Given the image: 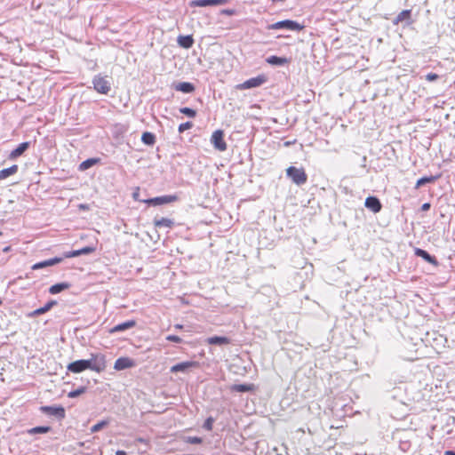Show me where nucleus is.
Returning a JSON list of instances; mask_svg holds the SVG:
<instances>
[{
	"mask_svg": "<svg viewBox=\"0 0 455 455\" xmlns=\"http://www.w3.org/2000/svg\"><path fill=\"white\" fill-rule=\"evenodd\" d=\"M88 364L87 370L100 373L103 372L107 368L106 355L101 353L91 354L89 359H85Z\"/></svg>",
	"mask_w": 455,
	"mask_h": 455,
	"instance_id": "1",
	"label": "nucleus"
},
{
	"mask_svg": "<svg viewBox=\"0 0 455 455\" xmlns=\"http://www.w3.org/2000/svg\"><path fill=\"white\" fill-rule=\"evenodd\" d=\"M286 174L298 186L304 185L307 180V175L303 168L290 166L286 170Z\"/></svg>",
	"mask_w": 455,
	"mask_h": 455,
	"instance_id": "2",
	"label": "nucleus"
},
{
	"mask_svg": "<svg viewBox=\"0 0 455 455\" xmlns=\"http://www.w3.org/2000/svg\"><path fill=\"white\" fill-rule=\"evenodd\" d=\"M92 84L94 90L101 94H108L111 90V84L107 76H95L92 79Z\"/></svg>",
	"mask_w": 455,
	"mask_h": 455,
	"instance_id": "3",
	"label": "nucleus"
},
{
	"mask_svg": "<svg viewBox=\"0 0 455 455\" xmlns=\"http://www.w3.org/2000/svg\"><path fill=\"white\" fill-rule=\"evenodd\" d=\"M392 22L395 26H402L403 28L411 26L414 22L411 10L402 11L394 18Z\"/></svg>",
	"mask_w": 455,
	"mask_h": 455,
	"instance_id": "4",
	"label": "nucleus"
},
{
	"mask_svg": "<svg viewBox=\"0 0 455 455\" xmlns=\"http://www.w3.org/2000/svg\"><path fill=\"white\" fill-rule=\"evenodd\" d=\"M266 81L267 77L264 75H259L244 81L243 84H238L236 88L239 90L256 88L262 85Z\"/></svg>",
	"mask_w": 455,
	"mask_h": 455,
	"instance_id": "5",
	"label": "nucleus"
},
{
	"mask_svg": "<svg viewBox=\"0 0 455 455\" xmlns=\"http://www.w3.org/2000/svg\"><path fill=\"white\" fill-rule=\"evenodd\" d=\"M40 411L48 415V416H53L57 418L58 419L61 420L65 418L66 412L64 407L59 405V406H41Z\"/></svg>",
	"mask_w": 455,
	"mask_h": 455,
	"instance_id": "6",
	"label": "nucleus"
},
{
	"mask_svg": "<svg viewBox=\"0 0 455 455\" xmlns=\"http://www.w3.org/2000/svg\"><path fill=\"white\" fill-rule=\"evenodd\" d=\"M211 141L216 149L220 151H225L227 149V144L224 140V133L221 130H217L212 133Z\"/></svg>",
	"mask_w": 455,
	"mask_h": 455,
	"instance_id": "7",
	"label": "nucleus"
},
{
	"mask_svg": "<svg viewBox=\"0 0 455 455\" xmlns=\"http://www.w3.org/2000/svg\"><path fill=\"white\" fill-rule=\"evenodd\" d=\"M178 199L176 196L167 195V196H157L154 198H149L148 200H145L144 202L147 203L149 205L156 206L165 204H170L172 202H175Z\"/></svg>",
	"mask_w": 455,
	"mask_h": 455,
	"instance_id": "8",
	"label": "nucleus"
},
{
	"mask_svg": "<svg viewBox=\"0 0 455 455\" xmlns=\"http://www.w3.org/2000/svg\"><path fill=\"white\" fill-rule=\"evenodd\" d=\"M198 362L196 361H186L174 364L171 367L170 371L172 373L176 372H187L189 369L197 367Z\"/></svg>",
	"mask_w": 455,
	"mask_h": 455,
	"instance_id": "9",
	"label": "nucleus"
},
{
	"mask_svg": "<svg viewBox=\"0 0 455 455\" xmlns=\"http://www.w3.org/2000/svg\"><path fill=\"white\" fill-rule=\"evenodd\" d=\"M305 27L303 25H300L299 23L291 20H284L281 21H277L275 23H273L271 25H268L267 28H304Z\"/></svg>",
	"mask_w": 455,
	"mask_h": 455,
	"instance_id": "10",
	"label": "nucleus"
},
{
	"mask_svg": "<svg viewBox=\"0 0 455 455\" xmlns=\"http://www.w3.org/2000/svg\"><path fill=\"white\" fill-rule=\"evenodd\" d=\"M89 363L85 362V359H80L76 360L75 362L70 363L67 369L68 371L72 373H80L85 370H87L86 366H88Z\"/></svg>",
	"mask_w": 455,
	"mask_h": 455,
	"instance_id": "11",
	"label": "nucleus"
},
{
	"mask_svg": "<svg viewBox=\"0 0 455 455\" xmlns=\"http://www.w3.org/2000/svg\"><path fill=\"white\" fill-rule=\"evenodd\" d=\"M364 205L366 208L372 211L374 213L379 212L382 208V204L379 201V199L376 196H368L365 199Z\"/></svg>",
	"mask_w": 455,
	"mask_h": 455,
	"instance_id": "12",
	"label": "nucleus"
},
{
	"mask_svg": "<svg viewBox=\"0 0 455 455\" xmlns=\"http://www.w3.org/2000/svg\"><path fill=\"white\" fill-rule=\"evenodd\" d=\"M62 260H63V258L54 257V258L34 264L32 266V269L38 270V269H42V268H44L47 267H52V266H54L56 264L62 262Z\"/></svg>",
	"mask_w": 455,
	"mask_h": 455,
	"instance_id": "13",
	"label": "nucleus"
},
{
	"mask_svg": "<svg viewBox=\"0 0 455 455\" xmlns=\"http://www.w3.org/2000/svg\"><path fill=\"white\" fill-rule=\"evenodd\" d=\"M55 305H57L56 300H53V299L49 300L44 307H41L28 313V316L35 317V316L43 315V314L48 312L49 310H51Z\"/></svg>",
	"mask_w": 455,
	"mask_h": 455,
	"instance_id": "14",
	"label": "nucleus"
},
{
	"mask_svg": "<svg viewBox=\"0 0 455 455\" xmlns=\"http://www.w3.org/2000/svg\"><path fill=\"white\" fill-rule=\"evenodd\" d=\"M133 366V361L129 357H119L116 359L114 364V369L116 371H122Z\"/></svg>",
	"mask_w": 455,
	"mask_h": 455,
	"instance_id": "15",
	"label": "nucleus"
},
{
	"mask_svg": "<svg viewBox=\"0 0 455 455\" xmlns=\"http://www.w3.org/2000/svg\"><path fill=\"white\" fill-rule=\"evenodd\" d=\"M228 3V0H195L191 3L192 6L206 7L211 5H222Z\"/></svg>",
	"mask_w": 455,
	"mask_h": 455,
	"instance_id": "16",
	"label": "nucleus"
},
{
	"mask_svg": "<svg viewBox=\"0 0 455 455\" xmlns=\"http://www.w3.org/2000/svg\"><path fill=\"white\" fill-rule=\"evenodd\" d=\"M415 255H417L418 257L422 258L425 261H427V263L432 264L433 266H438V261L435 259V257L430 255L427 251H425L423 249L416 248L415 249Z\"/></svg>",
	"mask_w": 455,
	"mask_h": 455,
	"instance_id": "17",
	"label": "nucleus"
},
{
	"mask_svg": "<svg viewBox=\"0 0 455 455\" xmlns=\"http://www.w3.org/2000/svg\"><path fill=\"white\" fill-rule=\"evenodd\" d=\"M135 325H136V321L135 320H128V321L124 322L122 323L116 324V326L111 328L109 332L110 333H116V332L124 331H126L128 329L133 328Z\"/></svg>",
	"mask_w": 455,
	"mask_h": 455,
	"instance_id": "18",
	"label": "nucleus"
},
{
	"mask_svg": "<svg viewBox=\"0 0 455 455\" xmlns=\"http://www.w3.org/2000/svg\"><path fill=\"white\" fill-rule=\"evenodd\" d=\"M30 146V142L25 141L20 143L16 148H14L9 155V159L14 160L20 156Z\"/></svg>",
	"mask_w": 455,
	"mask_h": 455,
	"instance_id": "19",
	"label": "nucleus"
},
{
	"mask_svg": "<svg viewBox=\"0 0 455 455\" xmlns=\"http://www.w3.org/2000/svg\"><path fill=\"white\" fill-rule=\"evenodd\" d=\"M173 88L184 93H191L195 91V85L189 82H180L173 84Z\"/></svg>",
	"mask_w": 455,
	"mask_h": 455,
	"instance_id": "20",
	"label": "nucleus"
},
{
	"mask_svg": "<svg viewBox=\"0 0 455 455\" xmlns=\"http://www.w3.org/2000/svg\"><path fill=\"white\" fill-rule=\"evenodd\" d=\"M178 44L184 48V49H189L193 46L194 44V38L193 36L188 35V36H179L177 38Z\"/></svg>",
	"mask_w": 455,
	"mask_h": 455,
	"instance_id": "21",
	"label": "nucleus"
},
{
	"mask_svg": "<svg viewBox=\"0 0 455 455\" xmlns=\"http://www.w3.org/2000/svg\"><path fill=\"white\" fill-rule=\"evenodd\" d=\"M206 342L210 345H218V346H223V345H228L230 344L231 340L229 338L222 337V336H212L209 337L206 339Z\"/></svg>",
	"mask_w": 455,
	"mask_h": 455,
	"instance_id": "22",
	"label": "nucleus"
},
{
	"mask_svg": "<svg viewBox=\"0 0 455 455\" xmlns=\"http://www.w3.org/2000/svg\"><path fill=\"white\" fill-rule=\"evenodd\" d=\"M267 63L273 66H283L289 63V60L285 57H279L275 55L269 56L266 59Z\"/></svg>",
	"mask_w": 455,
	"mask_h": 455,
	"instance_id": "23",
	"label": "nucleus"
},
{
	"mask_svg": "<svg viewBox=\"0 0 455 455\" xmlns=\"http://www.w3.org/2000/svg\"><path fill=\"white\" fill-rule=\"evenodd\" d=\"M441 177L440 174L438 175H431V176H424L417 180V183L415 185V188H419L421 186H424L427 183H434Z\"/></svg>",
	"mask_w": 455,
	"mask_h": 455,
	"instance_id": "24",
	"label": "nucleus"
},
{
	"mask_svg": "<svg viewBox=\"0 0 455 455\" xmlns=\"http://www.w3.org/2000/svg\"><path fill=\"white\" fill-rule=\"evenodd\" d=\"M174 225V222L171 219H168V218H160V219H157V218H155L154 220V226L156 228H172Z\"/></svg>",
	"mask_w": 455,
	"mask_h": 455,
	"instance_id": "25",
	"label": "nucleus"
},
{
	"mask_svg": "<svg viewBox=\"0 0 455 455\" xmlns=\"http://www.w3.org/2000/svg\"><path fill=\"white\" fill-rule=\"evenodd\" d=\"M70 286L71 284L66 282L55 283L49 288V292L51 294H58L63 291L64 290L68 289Z\"/></svg>",
	"mask_w": 455,
	"mask_h": 455,
	"instance_id": "26",
	"label": "nucleus"
},
{
	"mask_svg": "<svg viewBox=\"0 0 455 455\" xmlns=\"http://www.w3.org/2000/svg\"><path fill=\"white\" fill-rule=\"evenodd\" d=\"M231 390L239 393H245L254 390L253 384H235L231 387Z\"/></svg>",
	"mask_w": 455,
	"mask_h": 455,
	"instance_id": "27",
	"label": "nucleus"
},
{
	"mask_svg": "<svg viewBox=\"0 0 455 455\" xmlns=\"http://www.w3.org/2000/svg\"><path fill=\"white\" fill-rule=\"evenodd\" d=\"M18 172V165L13 164L11 167L0 170V180H4L9 176L15 174Z\"/></svg>",
	"mask_w": 455,
	"mask_h": 455,
	"instance_id": "28",
	"label": "nucleus"
},
{
	"mask_svg": "<svg viewBox=\"0 0 455 455\" xmlns=\"http://www.w3.org/2000/svg\"><path fill=\"white\" fill-rule=\"evenodd\" d=\"M141 141L148 146H153L156 143V135L150 132L142 133Z\"/></svg>",
	"mask_w": 455,
	"mask_h": 455,
	"instance_id": "29",
	"label": "nucleus"
},
{
	"mask_svg": "<svg viewBox=\"0 0 455 455\" xmlns=\"http://www.w3.org/2000/svg\"><path fill=\"white\" fill-rule=\"evenodd\" d=\"M98 162H99L98 158L86 159L80 164L79 170L85 171V170L91 168L92 166H93L94 164H96Z\"/></svg>",
	"mask_w": 455,
	"mask_h": 455,
	"instance_id": "30",
	"label": "nucleus"
},
{
	"mask_svg": "<svg viewBox=\"0 0 455 455\" xmlns=\"http://www.w3.org/2000/svg\"><path fill=\"white\" fill-rule=\"evenodd\" d=\"M50 430H51L50 427L39 426V427H35L29 429L28 431V433L30 435L45 434V433H48Z\"/></svg>",
	"mask_w": 455,
	"mask_h": 455,
	"instance_id": "31",
	"label": "nucleus"
},
{
	"mask_svg": "<svg viewBox=\"0 0 455 455\" xmlns=\"http://www.w3.org/2000/svg\"><path fill=\"white\" fill-rule=\"evenodd\" d=\"M108 424H109V420H108V419L101 420V421L98 422L97 424L93 425L90 428V431H91V433L99 432L101 429H103L104 427H106L107 426H108Z\"/></svg>",
	"mask_w": 455,
	"mask_h": 455,
	"instance_id": "32",
	"label": "nucleus"
},
{
	"mask_svg": "<svg viewBox=\"0 0 455 455\" xmlns=\"http://www.w3.org/2000/svg\"><path fill=\"white\" fill-rule=\"evenodd\" d=\"M180 112L181 114L186 115L188 117H191V118H194L196 116V111L195 109L188 108V107L180 108Z\"/></svg>",
	"mask_w": 455,
	"mask_h": 455,
	"instance_id": "33",
	"label": "nucleus"
},
{
	"mask_svg": "<svg viewBox=\"0 0 455 455\" xmlns=\"http://www.w3.org/2000/svg\"><path fill=\"white\" fill-rule=\"evenodd\" d=\"M86 391V387H80L79 388L77 389H75V390H72L70 391L68 394V396L69 398H76L81 395H83L84 393H85Z\"/></svg>",
	"mask_w": 455,
	"mask_h": 455,
	"instance_id": "34",
	"label": "nucleus"
},
{
	"mask_svg": "<svg viewBox=\"0 0 455 455\" xmlns=\"http://www.w3.org/2000/svg\"><path fill=\"white\" fill-rule=\"evenodd\" d=\"M185 442L189 444H199L203 442V439L198 436H187Z\"/></svg>",
	"mask_w": 455,
	"mask_h": 455,
	"instance_id": "35",
	"label": "nucleus"
},
{
	"mask_svg": "<svg viewBox=\"0 0 455 455\" xmlns=\"http://www.w3.org/2000/svg\"><path fill=\"white\" fill-rule=\"evenodd\" d=\"M95 251V248L92 246H85L82 249L78 250L79 256L85 255V254H91Z\"/></svg>",
	"mask_w": 455,
	"mask_h": 455,
	"instance_id": "36",
	"label": "nucleus"
},
{
	"mask_svg": "<svg viewBox=\"0 0 455 455\" xmlns=\"http://www.w3.org/2000/svg\"><path fill=\"white\" fill-rule=\"evenodd\" d=\"M192 126H193V124L191 122H186V123L180 124L179 125L178 131L180 133H182L185 131L192 128Z\"/></svg>",
	"mask_w": 455,
	"mask_h": 455,
	"instance_id": "37",
	"label": "nucleus"
},
{
	"mask_svg": "<svg viewBox=\"0 0 455 455\" xmlns=\"http://www.w3.org/2000/svg\"><path fill=\"white\" fill-rule=\"evenodd\" d=\"M213 421H214L212 417H209L204 421V423L203 425V427L204 429H206L207 431H211L212 429V427H213Z\"/></svg>",
	"mask_w": 455,
	"mask_h": 455,
	"instance_id": "38",
	"label": "nucleus"
},
{
	"mask_svg": "<svg viewBox=\"0 0 455 455\" xmlns=\"http://www.w3.org/2000/svg\"><path fill=\"white\" fill-rule=\"evenodd\" d=\"M79 256V252H78V250H76V251H66L63 253V256L61 258L64 259H69V258H74V257H78Z\"/></svg>",
	"mask_w": 455,
	"mask_h": 455,
	"instance_id": "39",
	"label": "nucleus"
},
{
	"mask_svg": "<svg viewBox=\"0 0 455 455\" xmlns=\"http://www.w3.org/2000/svg\"><path fill=\"white\" fill-rule=\"evenodd\" d=\"M166 339L169 340V341H172V342H176V343H180L181 342V339L177 336V335H168L166 337Z\"/></svg>",
	"mask_w": 455,
	"mask_h": 455,
	"instance_id": "40",
	"label": "nucleus"
},
{
	"mask_svg": "<svg viewBox=\"0 0 455 455\" xmlns=\"http://www.w3.org/2000/svg\"><path fill=\"white\" fill-rule=\"evenodd\" d=\"M439 78V76L435 73H428L427 76H426V79L429 82H433V81H435Z\"/></svg>",
	"mask_w": 455,
	"mask_h": 455,
	"instance_id": "41",
	"label": "nucleus"
},
{
	"mask_svg": "<svg viewBox=\"0 0 455 455\" xmlns=\"http://www.w3.org/2000/svg\"><path fill=\"white\" fill-rule=\"evenodd\" d=\"M429 209H430V204L429 203H425L421 206V210L424 211V212L428 211Z\"/></svg>",
	"mask_w": 455,
	"mask_h": 455,
	"instance_id": "42",
	"label": "nucleus"
},
{
	"mask_svg": "<svg viewBox=\"0 0 455 455\" xmlns=\"http://www.w3.org/2000/svg\"><path fill=\"white\" fill-rule=\"evenodd\" d=\"M223 12L226 14L231 15L235 12V11L234 10H224Z\"/></svg>",
	"mask_w": 455,
	"mask_h": 455,
	"instance_id": "43",
	"label": "nucleus"
},
{
	"mask_svg": "<svg viewBox=\"0 0 455 455\" xmlns=\"http://www.w3.org/2000/svg\"><path fill=\"white\" fill-rule=\"evenodd\" d=\"M116 455H127V454L124 451L119 450V451H116Z\"/></svg>",
	"mask_w": 455,
	"mask_h": 455,
	"instance_id": "44",
	"label": "nucleus"
},
{
	"mask_svg": "<svg viewBox=\"0 0 455 455\" xmlns=\"http://www.w3.org/2000/svg\"><path fill=\"white\" fill-rule=\"evenodd\" d=\"M444 455H455V451H450V450H449V451H446L444 452Z\"/></svg>",
	"mask_w": 455,
	"mask_h": 455,
	"instance_id": "45",
	"label": "nucleus"
},
{
	"mask_svg": "<svg viewBox=\"0 0 455 455\" xmlns=\"http://www.w3.org/2000/svg\"><path fill=\"white\" fill-rule=\"evenodd\" d=\"M174 327H175V329H178V330L183 329V325H181V324H175Z\"/></svg>",
	"mask_w": 455,
	"mask_h": 455,
	"instance_id": "46",
	"label": "nucleus"
},
{
	"mask_svg": "<svg viewBox=\"0 0 455 455\" xmlns=\"http://www.w3.org/2000/svg\"><path fill=\"white\" fill-rule=\"evenodd\" d=\"M271 1L274 3H278V2H284L285 0H271Z\"/></svg>",
	"mask_w": 455,
	"mask_h": 455,
	"instance_id": "47",
	"label": "nucleus"
},
{
	"mask_svg": "<svg viewBox=\"0 0 455 455\" xmlns=\"http://www.w3.org/2000/svg\"><path fill=\"white\" fill-rule=\"evenodd\" d=\"M138 442H140V443H144L145 441H144V439H143V438H138Z\"/></svg>",
	"mask_w": 455,
	"mask_h": 455,
	"instance_id": "48",
	"label": "nucleus"
},
{
	"mask_svg": "<svg viewBox=\"0 0 455 455\" xmlns=\"http://www.w3.org/2000/svg\"><path fill=\"white\" fill-rule=\"evenodd\" d=\"M133 197L136 199V197H138V194H137V193H134V194H133Z\"/></svg>",
	"mask_w": 455,
	"mask_h": 455,
	"instance_id": "49",
	"label": "nucleus"
},
{
	"mask_svg": "<svg viewBox=\"0 0 455 455\" xmlns=\"http://www.w3.org/2000/svg\"><path fill=\"white\" fill-rule=\"evenodd\" d=\"M40 4H41L39 3L36 6H35V8H36V9L39 8V7H40Z\"/></svg>",
	"mask_w": 455,
	"mask_h": 455,
	"instance_id": "50",
	"label": "nucleus"
}]
</instances>
